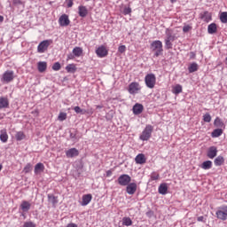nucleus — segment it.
Returning <instances> with one entry per match:
<instances>
[{
    "label": "nucleus",
    "instance_id": "obj_1",
    "mask_svg": "<svg viewBox=\"0 0 227 227\" xmlns=\"http://www.w3.org/2000/svg\"><path fill=\"white\" fill-rule=\"evenodd\" d=\"M153 133V126L151 124H147L141 135L139 136L140 141H148L152 137V134Z\"/></svg>",
    "mask_w": 227,
    "mask_h": 227
},
{
    "label": "nucleus",
    "instance_id": "obj_2",
    "mask_svg": "<svg viewBox=\"0 0 227 227\" xmlns=\"http://www.w3.org/2000/svg\"><path fill=\"white\" fill-rule=\"evenodd\" d=\"M151 50L155 52L154 56L156 58H159V56H161L162 52L164 51V50L162 49V42L161 41H153L151 43Z\"/></svg>",
    "mask_w": 227,
    "mask_h": 227
},
{
    "label": "nucleus",
    "instance_id": "obj_3",
    "mask_svg": "<svg viewBox=\"0 0 227 227\" xmlns=\"http://www.w3.org/2000/svg\"><path fill=\"white\" fill-rule=\"evenodd\" d=\"M156 81L157 78L155 77L154 74H148L145 77V86H147V88H150V90L155 88Z\"/></svg>",
    "mask_w": 227,
    "mask_h": 227
},
{
    "label": "nucleus",
    "instance_id": "obj_4",
    "mask_svg": "<svg viewBox=\"0 0 227 227\" xmlns=\"http://www.w3.org/2000/svg\"><path fill=\"white\" fill-rule=\"evenodd\" d=\"M128 91L129 95H137V93L141 91V85L137 82H132L129 85Z\"/></svg>",
    "mask_w": 227,
    "mask_h": 227
},
{
    "label": "nucleus",
    "instance_id": "obj_5",
    "mask_svg": "<svg viewBox=\"0 0 227 227\" xmlns=\"http://www.w3.org/2000/svg\"><path fill=\"white\" fill-rule=\"evenodd\" d=\"M130 182H132V177L127 174L121 175L117 179V183L122 187H127V184Z\"/></svg>",
    "mask_w": 227,
    "mask_h": 227
},
{
    "label": "nucleus",
    "instance_id": "obj_6",
    "mask_svg": "<svg viewBox=\"0 0 227 227\" xmlns=\"http://www.w3.org/2000/svg\"><path fill=\"white\" fill-rule=\"evenodd\" d=\"M217 219H221V221H226L227 219V206H222L218 207L216 211Z\"/></svg>",
    "mask_w": 227,
    "mask_h": 227
},
{
    "label": "nucleus",
    "instance_id": "obj_7",
    "mask_svg": "<svg viewBox=\"0 0 227 227\" xmlns=\"http://www.w3.org/2000/svg\"><path fill=\"white\" fill-rule=\"evenodd\" d=\"M52 43V40H44L41 42L37 46V52H40L41 54L45 52L49 49V46Z\"/></svg>",
    "mask_w": 227,
    "mask_h": 227
},
{
    "label": "nucleus",
    "instance_id": "obj_8",
    "mask_svg": "<svg viewBox=\"0 0 227 227\" xmlns=\"http://www.w3.org/2000/svg\"><path fill=\"white\" fill-rule=\"evenodd\" d=\"M13 79H15V75L13 71H10L7 70L4 73L3 76H2V81H4V82H12V81H13Z\"/></svg>",
    "mask_w": 227,
    "mask_h": 227
},
{
    "label": "nucleus",
    "instance_id": "obj_9",
    "mask_svg": "<svg viewBox=\"0 0 227 227\" xmlns=\"http://www.w3.org/2000/svg\"><path fill=\"white\" fill-rule=\"evenodd\" d=\"M96 54L98 58H106L109 54V51L106 49V46L101 45L96 49Z\"/></svg>",
    "mask_w": 227,
    "mask_h": 227
},
{
    "label": "nucleus",
    "instance_id": "obj_10",
    "mask_svg": "<svg viewBox=\"0 0 227 227\" xmlns=\"http://www.w3.org/2000/svg\"><path fill=\"white\" fill-rule=\"evenodd\" d=\"M59 26H61L62 27H65L67 26H70V19H68V15L62 14L59 18Z\"/></svg>",
    "mask_w": 227,
    "mask_h": 227
},
{
    "label": "nucleus",
    "instance_id": "obj_11",
    "mask_svg": "<svg viewBox=\"0 0 227 227\" xmlns=\"http://www.w3.org/2000/svg\"><path fill=\"white\" fill-rule=\"evenodd\" d=\"M126 186V192L129 195L136 194V192L137 191V184L136 183H129Z\"/></svg>",
    "mask_w": 227,
    "mask_h": 227
},
{
    "label": "nucleus",
    "instance_id": "obj_12",
    "mask_svg": "<svg viewBox=\"0 0 227 227\" xmlns=\"http://www.w3.org/2000/svg\"><path fill=\"white\" fill-rule=\"evenodd\" d=\"M207 157H208V159H215V157H217V147L210 146L207 150Z\"/></svg>",
    "mask_w": 227,
    "mask_h": 227
},
{
    "label": "nucleus",
    "instance_id": "obj_13",
    "mask_svg": "<svg viewBox=\"0 0 227 227\" xmlns=\"http://www.w3.org/2000/svg\"><path fill=\"white\" fill-rule=\"evenodd\" d=\"M10 107V100L6 97H0V109H8Z\"/></svg>",
    "mask_w": 227,
    "mask_h": 227
},
{
    "label": "nucleus",
    "instance_id": "obj_14",
    "mask_svg": "<svg viewBox=\"0 0 227 227\" xmlns=\"http://www.w3.org/2000/svg\"><path fill=\"white\" fill-rule=\"evenodd\" d=\"M91 200H93V196L91 194H85L82 198V207H86V205H90L91 202Z\"/></svg>",
    "mask_w": 227,
    "mask_h": 227
},
{
    "label": "nucleus",
    "instance_id": "obj_15",
    "mask_svg": "<svg viewBox=\"0 0 227 227\" xmlns=\"http://www.w3.org/2000/svg\"><path fill=\"white\" fill-rule=\"evenodd\" d=\"M79 155V150L76 148H71L66 152V156L67 159H73V157H77Z\"/></svg>",
    "mask_w": 227,
    "mask_h": 227
},
{
    "label": "nucleus",
    "instance_id": "obj_16",
    "mask_svg": "<svg viewBox=\"0 0 227 227\" xmlns=\"http://www.w3.org/2000/svg\"><path fill=\"white\" fill-rule=\"evenodd\" d=\"M144 109H145V106H143L142 104L137 103L132 108L133 114L135 115L141 114Z\"/></svg>",
    "mask_w": 227,
    "mask_h": 227
},
{
    "label": "nucleus",
    "instance_id": "obj_17",
    "mask_svg": "<svg viewBox=\"0 0 227 227\" xmlns=\"http://www.w3.org/2000/svg\"><path fill=\"white\" fill-rule=\"evenodd\" d=\"M200 19H202L204 22H210V20H212V12L205 11L204 12L200 13Z\"/></svg>",
    "mask_w": 227,
    "mask_h": 227
},
{
    "label": "nucleus",
    "instance_id": "obj_18",
    "mask_svg": "<svg viewBox=\"0 0 227 227\" xmlns=\"http://www.w3.org/2000/svg\"><path fill=\"white\" fill-rule=\"evenodd\" d=\"M20 208L22 210V212H29L31 210V203L27 200H23L20 206Z\"/></svg>",
    "mask_w": 227,
    "mask_h": 227
},
{
    "label": "nucleus",
    "instance_id": "obj_19",
    "mask_svg": "<svg viewBox=\"0 0 227 227\" xmlns=\"http://www.w3.org/2000/svg\"><path fill=\"white\" fill-rule=\"evenodd\" d=\"M136 164H146V157L145 154L139 153L135 158Z\"/></svg>",
    "mask_w": 227,
    "mask_h": 227
},
{
    "label": "nucleus",
    "instance_id": "obj_20",
    "mask_svg": "<svg viewBox=\"0 0 227 227\" xmlns=\"http://www.w3.org/2000/svg\"><path fill=\"white\" fill-rule=\"evenodd\" d=\"M78 15H80L82 19L88 16V9L86 8V6L80 5L78 7Z\"/></svg>",
    "mask_w": 227,
    "mask_h": 227
},
{
    "label": "nucleus",
    "instance_id": "obj_21",
    "mask_svg": "<svg viewBox=\"0 0 227 227\" xmlns=\"http://www.w3.org/2000/svg\"><path fill=\"white\" fill-rule=\"evenodd\" d=\"M159 194H162V196H165V194H168V184L163 183L160 184L158 188Z\"/></svg>",
    "mask_w": 227,
    "mask_h": 227
},
{
    "label": "nucleus",
    "instance_id": "obj_22",
    "mask_svg": "<svg viewBox=\"0 0 227 227\" xmlns=\"http://www.w3.org/2000/svg\"><path fill=\"white\" fill-rule=\"evenodd\" d=\"M37 70L40 72V74H43L45 70H47V62L45 61H40L37 63Z\"/></svg>",
    "mask_w": 227,
    "mask_h": 227
},
{
    "label": "nucleus",
    "instance_id": "obj_23",
    "mask_svg": "<svg viewBox=\"0 0 227 227\" xmlns=\"http://www.w3.org/2000/svg\"><path fill=\"white\" fill-rule=\"evenodd\" d=\"M207 33L209 35H214L217 33V25L215 23H211L207 27Z\"/></svg>",
    "mask_w": 227,
    "mask_h": 227
},
{
    "label": "nucleus",
    "instance_id": "obj_24",
    "mask_svg": "<svg viewBox=\"0 0 227 227\" xmlns=\"http://www.w3.org/2000/svg\"><path fill=\"white\" fill-rule=\"evenodd\" d=\"M166 38L167 40H170L172 42H175V40H176L178 37H176V35H173V33H171V31L168 30V28L166 29Z\"/></svg>",
    "mask_w": 227,
    "mask_h": 227
},
{
    "label": "nucleus",
    "instance_id": "obj_25",
    "mask_svg": "<svg viewBox=\"0 0 227 227\" xmlns=\"http://www.w3.org/2000/svg\"><path fill=\"white\" fill-rule=\"evenodd\" d=\"M45 170V166L43 165V163L39 162L35 166V175L38 173H42Z\"/></svg>",
    "mask_w": 227,
    "mask_h": 227
},
{
    "label": "nucleus",
    "instance_id": "obj_26",
    "mask_svg": "<svg viewBox=\"0 0 227 227\" xmlns=\"http://www.w3.org/2000/svg\"><path fill=\"white\" fill-rule=\"evenodd\" d=\"M0 141H2V143L8 142V133L6 132V129H2L0 131Z\"/></svg>",
    "mask_w": 227,
    "mask_h": 227
},
{
    "label": "nucleus",
    "instance_id": "obj_27",
    "mask_svg": "<svg viewBox=\"0 0 227 227\" xmlns=\"http://www.w3.org/2000/svg\"><path fill=\"white\" fill-rule=\"evenodd\" d=\"M66 70L68 74H75V72H77V67L74 64H69L66 67Z\"/></svg>",
    "mask_w": 227,
    "mask_h": 227
},
{
    "label": "nucleus",
    "instance_id": "obj_28",
    "mask_svg": "<svg viewBox=\"0 0 227 227\" xmlns=\"http://www.w3.org/2000/svg\"><path fill=\"white\" fill-rule=\"evenodd\" d=\"M73 54L75 58H80V56H82V48L81 47H74L73 49Z\"/></svg>",
    "mask_w": 227,
    "mask_h": 227
},
{
    "label": "nucleus",
    "instance_id": "obj_29",
    "mask_svg": "<svg viewBox=\"0 0 227 227\" xmlns=\"http://www.w3.org/2000/svg\"><path fill=\"white\" fill-rule=\"evenodd\" d=\"M215 166H223L224 164V157L217 156L214 160Z\"/></svg>",
    "mask_w": 227,
    "mask_h": 227
},
{
    "label": "nucleus",
    "instance_id": "obj_30",
    "mask_svg": "<svg viewBox=\"0 0 227 227\" xmlns=\"http://www.w3.org/2000/svg\"><path fill=\"white\" fill-rule=\"evenodd\" d=\"M189 74H194V72H198V63L193 62L188 67Z\"/></svg>",
    "mask_w": 227,
    "mask_h": 227
},
{
    "label": "nucleus",
    "instance_id": "obj_31",
    "mask_svg": "<svg viewBox=\"0 0 227 227\" xmlns=\"http://www.w3.org/2000/svg\"><path fill=\"white\" fill-rule=\"evenodd\" d=\"M200 168L202 169H212V161L211 160L203 161L202 164L200 165Z\"/></svg>",
    "mask_w": 227,
    "mask_h": 227
},
{
    "label": "nucleus",
    "instance_id": "obj_32",
    "mask_svg": "<svg viewBox=\"0 0 227 227\" xmlns=\"http://www.w3.org/2000/svg\"><path fill=\"white\" fill-rule=\"evenodd\" d=\"M212 137H221L223 136V129H215L211 133Z\"/></svg>",
    "mask_w": 227,
    "mask_h": 227
},
{
    "label": "nucleus",
    "instance_id": "obj_33",
    "mask_svg": "<svg viewBox=\"0 0 227 227\" xmlns=\"http://www.w3.org/2000/svg\"><path fill=\"white\" fill-rule=\"evenodd\" d=\"M48 201H49V203H51L52 205H58V197H56L52 194H48Z\"/></svg>",
    "mask_w": 227,
    "mask_h": 227
},
{
    "label": "nucleus",
    "instance_id": "obj_34",
    "mask_svg": "<svg viewBox=\"0 0 227 227\" xmlns=\"http://www.w3.org/2000/svg\"><path fill=\"white\" fill-rule=\"evenodd\" d=\"M214 125L218 129H223V127H224V122H223V121H221L219 117H216V119L214 121Z\"/></svg>",
    "mask_w": 227,
    "mask_h": 227
},
{
    "label": "nucleus",
    "instance_id": "obj_35",
    "mask_svg": "<svg viewBox=\"0 0 227 227\" xmlns=\"http://www.w3.org/2000/svg\"><path fill=\"white\" fill-rule=\"evenodd\" d=\"M219 19H220L222 24H227V12H221Z\"/></svg>",
    "mask_w": 227,
    "mask_h": 227
},
{
    "label": "nucleus",
    "instance_id": "obj_36",
    "mask_svg": "<svg viewBox=\"0 0 227 227\" xmlns=\"http://www.w3.org/2000/svg\"><path fill=\"white\" fill-rule=\"evenodd\" d=\"M122 224L123 226H132V219L130 217H123Z\"/></svg>",
    "mask_w": 227,
    "mask_h": 227
},
{
    "label": "nucleus",
    "instance_id": "obj_37",
    "mask_svg": "<svg viewBox=\"0 0 227 227\" xmlns=\"http://www.w3.org/2000/svg\"><path fill=\"white\" fill-rule=\"evenodd\" d=\"M69 134L70 139H72V141H74V143H77V141H79V139L77 138V130H74L73 132L70 131Z\"/></svg>",
    "mask_w": 227,
    "mask_h": 227
},
{
    "label": "nucleus",
    "instance_id": "obj_38",
    "mask_svg": "<svg viewBox=\"0 0 227 227\" xmlns=\"http://www.w3.org/2000/svg\"><path fill=\"white\" fill-rule=\"evenodd\" d=\"M26 137V134H24L22 131H18L15 135V138L18 141H22Z\"/></svg>",
    "mask_w": 227,
    "mask_h": 227
},
{
    "label": "nucleus",
    "instance_id": "obj_39",
    "mask_svg": "<svg viewBox=\"0 0 227 227\" xmlns=\"http://www.w3.org/2000/svg\"><path fill=\"white\" fill-rule=\"evenodd\" d=\"M173 93H175V95H180V93H182V85L176 84L173 89Z\"/></svg>",
    "mask_w": 227,
    "mask_h": 227
},
{
    "label": "nucleus",
    "instance_id": "obj_40",
    "mask_svg": "<svg viewBox=\"0 0 227 227\" xmlns=\"http://www.w3.org/2000/svg\"><path fill=\"white\" fill-rule=\"evenodd\" d=\"M165 49L168 51H169V49H173V41L165 39Z\"/></svg>",
    "mask_w": 227,
    "mask_h": 227
},
{
    "label": "nucleus",
    "instance_id": "obj_41",
    "mask_svg": "<svg viewBox=\"0 0 227 227\" xmlns=\"http://www.w3.org/2000/svg\"><path fill=\"white\" fill-rule=\"evenodd\" d=\"M74 111L76 113V114H86V110L79 106H74Z\"/></svg>",
    "mask_w": 227,
    "mask_h": 227
},
{
    "label": "nucleus",
    "instance_id": "obj_42",
    "mask_svg": "<svg viewBox=\"0 0 227 227\" xmlns=\"http://www.w3.org/2000/svg\"><path fill=\"white\" fill-rule=\"evenodd\" d=\"M203 121L206 123H210L212 121V116H210V114L207 113L206 114L203 115Z\"/></svg>",
    "mask_w": 227,
    "mask_h": 227
},
{
    "label": "nucleus",
    "instance_id": "obj_43",
    "mask_svg": "<svg viewBox=\"0 0 227 227\" xmlns=\"http://www.w3.org/2000/svg\"><path fill=\"white\" fill-rule=\"evenodd\" d=\"M58 120L59 121H65V120H67V113L61 112L58 116Z\"/></svg>",
    "mask_w": 227,
    "mask_h": 227
},
{
    "label": "nucleus",
    "instance_id": "obj_44",
    "mask_svg": "<svg viewBox=\"0 0 227 227\" xmlns=\"http://www.w3.org/2000/svg\"><path fill=\"white\" fill-rule=\"evenodd\" d=\"M52 70H54L55 72L61 70V64L59 62H55L52 66Z\"/></svg>",
    "mask_w": 227,
    "mask_h": 227
},
{
    "label": "nucleus",
    "instance_id": "obj_45",
    "mask_svg": "<svg viewBox=\"0 0 227 227\" xmlns=\"http://www.w3.org/2000/svg\"><path fill=\"white\" fill-rule=\"evenodd\" d=\"M31 169H33V166L31 165V163H27L25 166L23 171H24V173H29V171H31Z\"/></svg>",
    "mask_w": 227,
    "mask_h": 227
},
{
    "label": "nucleus",
    "instance_id": "obj_46",
    "mask_svg": "<svg viewBox=\"0 0 227 227\" xmlns=\"http://www.w3.org/2000/svg\"><path fill=\"white\" fill-rule=\"evenodd\" d=\"M123 15H130L132 13V8L125 7L122 12Z\"/></svg>",
    "mask_w": 227,
    "mask_h": 227
},
{
    "label": "nucleus",
    "instance_id": "obj_47",
    "mask_svg": "<svg viewBox=\"0 0 227 227\" xmlns=\"http://www.w3.org/2000/svg\"><path fill=\"white\" fill-rule=\"evenodd\" d=\"M23 227H36V224L33 222H25Z\"/></svg>",
    "mask_w": 227,
    "mask_h": 227
},
{
    "label": "nucleus",
    "instance_id": "obj_48",
    "mask_svg": "<svg viewBox=\"0 0 227 227\" xmlns=\"http://www.w3.org/2000/svg\"><path fill=\"white\" fill-rule=\"evenodd\" d=\"M146 217H148L149 219H152V217H153V215H155V213L152 210H149L145 213Z\"/></svg>",
    "mask_w": 227,
    "mask_h": 227
},
{
    "label": "nucleus",
    "instance_id": "obj_49",
    "mask_svg": "<svg viewBox=\"0 0 227 227\" xmlns=\"http://www.w3.org/2000/svg\"><path fill=\"white\" fill-rule=\"evenodd\" d=\"M159 174L157 172H153L151 175V180H159Z\"/></svg>",
    "mask_w": 227,
    "mask_h": 227
},
{
    "label": "nucleus",
    "instance_id": "obj_50",
    "mask_svg": "<svg viewBox=\"0 0 227 227\" xmlns=\"http://www.w3.org/2000/svg\"><path fill=\"white\" fill-rule=\"evenodd\" d=\"M118 51H119V52H121V54H123V52H125V51H127V46L121 45V46H119Z\"/></svg>",
    "mask_w": 227,
    "mask_h": 227
},
{
    "label": "nucleus",
    "instance_id": "obj_51",
    "mask_svg": "<svg viewBox=\"0 0 227 227\" xmlns=\"http://www.w3.org/2000/svg\"><path fill=\"white\" fill-rule=\"evenodd\" d=\"M191 29H192V27L189 26V25H186L183 27V31L184 33H189V31H191Z\"/></svg>",
    "mask_w": 227,
    "mask_h": 227
},
{
    "label": "nucleus",
    "instance_id": "obj_52",
    "mask_svg": "<svg viewBox=\"0 0 227 227\" xmlns=\"http://www.w3.org/2000/svg\"><path fill=\"white\" fill-rule=\"evenodd\" d=\"M74 58H75V55H74V53H69V54H67V61H68L70 59H74Z\"/></svg>",
    "mask_w": 227,
    "mask_h": 227
},
{
    "label": "nucleus",
    "instance_id": "obj_53",
    "mask_svg": "<svg viewBox=\"0 0 227 227\" xmlns=\"http://www.w3.org/2000/svg\"><path fill=\"white\" fill-rule=\"evenodd\" d=\"M74 6V1L73 0H67V8H72Z\"/></svg>",
    "mask_w": 227,
    "mask_h": 227
},
{
    "label": "nucleus",
    "instance_id": "obj_54",
    "mask_svg": "<svg viewBox=\"0 0 227 227\" xmlns=\"http://www.w3.org/2000/svg\"><path fill=\"white\" fill-rule=\"evenodd\" d=\"M197 221H199V223H205V217L204 216H199L197 218Z\"/></svg>",
    "mask_w": 227,
    "mask_h": 227
},
{
    "label": "nucleus",
    "instance_id": "obj_55",
    "mask_svg": "<svg viewBox=\"0 0 227 227\" xmlns=\"http://www.w3.org/2000/svg\"><path fill=\"white\" fill-rule=\"evenodd\" d=\"M13 4H22V1H20V0H13Z\"/></svg>",
    "mask_w": 227,
    "mask_h": 227
},
{
    "label": "nucleus",
    "instance_id": "obj_56",
    "mask_svg": "<svg viewBox=\"0 0 227 227\" xmlns=\"http://www.w3.org/2000/svg\"><path fill=\"white\" fill-rule=\"evenodd\" d=\"M111 175H113L111 170L106 171V176H111Z\"/></svg>",
    "mask_w": 227,
    "mask_h": 227
},
{
    "label": "nucleus",
    "instance_id": "obj_57",
    "mask_svg": "<svg viewBox=\"0 0 227 227\" xmlns=\"http://www.w3.org/2000/svg\"><path fill=\"white\" fill-rule=\"evenodd\" d=\"M3 20H4V17H3L2 15H0V22H3Z\"/></svg>",
    "mask_w": 227,
    "mask_h": 227
},
{
    "label": "nucleus",
    "instance_id": "obj_58",
    "mask_svg": "<svg viewBox=\"0 0 227 227\" xmlns=\"http://www.w3.org/2000/svg\"><path fill=\"white\" fill-rule=\"evenodd\" d=\"M97 109H102V106H97Z\"/></svg>",
    "mask_w": 227,
    "mask_h": 227
},
{
    "label": "nucleus",
    "instance_id": "obj_59",
    "mask_svg": "<svg viewBox=\"0 0 227 227\" xmlns=\"http://www.w3.org/2000/svg\"><path fill=\"white\" fill-rule=\"evenodd\" d=\"M171 3H176V0H170Z\"/></svg>",
    "mask_w": 227,
    "mask_h": 227
},
{
    "label": "nucleus",
    "instance_id": "obj_60",
    "mask_svg": "<svg viewBox=\"0 0 227 227\" xmlns=\"http://www.w3.org/2000/svg\"><path fill=\"white\" fill-rule=\"evenodd\" d=\"M3 169V165L0 164V171Z\"/></svg>",
    "mask_w": 227,
    "mask_h": 227
},
{
    "label": "nucleus",
    "instance_id": "obj_61",
    "mask_svg": "<svg viewBox=\"0 0 227 227\" xmlns=\"http://www.w3.org/2000/svg\"><path fill=\"white\" fill-rule=\"evenodd\" d=\"M192 57H195L196 55L194 54V52H192L191 53Z\"/></svg>",
    "mask_w": 227,
    "mask_h": 227
},
{
    "label": "nucleus",
    "instance_id": "obj_62",
    "mask_svg": "<svg viewBox=\"0 0 227 227\" xmlns=\"http://www.w3.org/2000/svg\"><path fill=\"white\" fill-rule=\"evenodd\" d=\"M21 215H23V217H26L24 214H21Z\"/></svg>",
    "mask_w": 227,
    "mask_h": 227
}]
</instances>
